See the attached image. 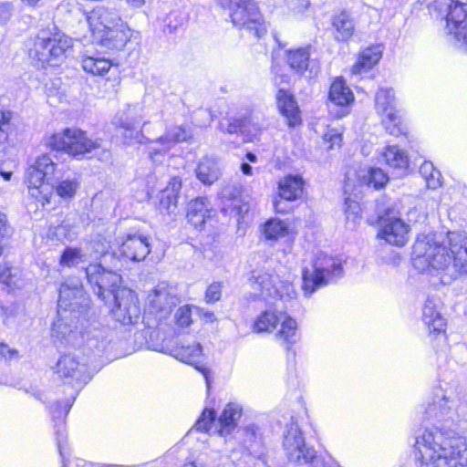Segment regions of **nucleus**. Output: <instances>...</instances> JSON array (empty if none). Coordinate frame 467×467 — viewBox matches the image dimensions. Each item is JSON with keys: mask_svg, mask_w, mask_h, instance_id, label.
Listing matches in <instances>:
<instances>
[{"mask_svg": "<svg viewBox=\"0 0 467 467\" xmlns=\"http://www.w3.org/2000/svg\"><path fill=\"white\" fill-rule=\"evenodd\" d=\"M56 373L65 380V383L72 385L74 391L69 397L75 395V398L79 389L92 378L88 358H80L75 353L65 354L59 358L56 365Z\"/></svg>", "mask_w": 467, "mask_h": 467, "instance_id": "nucleus-15", "label": "nucleus"}, {"mask_svg": "<svg viewBox=\"0 0 467 467\" xmlns=\"http://www.w3.org/2000/svg\"><path fill=\"white\" fill-rule=\"evenodd\" d=\"M287 224L277 219H269L263 226V234L267 240L276 241L287 234Z\"/></svg>", "mask_w": 467, "mask_h": 467, "instance_id": "nucleus-42", "label": "nucleus"}, {"mask_svg": "<svg viewBox=\"0 0 467 467\" xmlns=\"http://www.w3.org/2000/svg\"><path fill=\"white\" fill-rule=\"evenodd\" d=\"M382 123L388 133L393 136L406 135L407 128L402 123L400 116L397 114V111H389L385 114L382 119Z\"/></svg>", "mask_w": 467, "mask_h": 467, "instance_id": "nucleus-45", "label": "nucleus"}, {"mask_svg": "<svg viewBox=\"0 0 467 467\" xmlns=\"http://www.w3.org/2000/svg\"><path fill=\"white\" fill-rule=\"evenodd\" d=\"M140 110L141 108L139 105H127V109L114 119L115 126L123 130L121 135L127 145L146 142V137L139 130L142 120Z\"/></svg>", "mask_w": 467, "mask_h": 467, "instance_id": "nucleus-18", "label": "nucleus"}, {"mask_svg": "<svg viewBox=\"0 0 467 467\" xmlns=\"http://www.w3.org/2000/svg\"><path fill=\"white\" fill-rule=\"evenodd\" d=\"M324 140L330 144L328 150H333L335 146L340 147L342 134L337 130H329L324 134Z\"/></svg>", "mask_w": 467, "mask_h": 467, "instance_id": "nucleus-53", "label": "nucleus"}, {"mask_svg": "<svg viewBox=\"0 0 467 467\" xmlns=\"http://www.w3.org/2000/svg\"><path fill=\"white\" fill-rule=\"evenodd\" d=\"M290 202L291 201L281 198V196L278 195V197L274 201V207L275 212L279 213H288L293 209V206L290 204Z\"/></svg>", "mask_w": 467, "mask_h": 467, "instance_id": "nucleus-56", "label": "nucleus"}, {"mask_svg": "<svg viewBox=\"0 0 467 467\" xmlns=\"http://www.w3.org/2000/svg\"><path fill=\"white\" fill-rule=\"evenodd\" d=\"M182 189V180L173 177L159 194V210L162 213L171 214L177 208L179 193Z\"/></svg>", "mask_w": 467, "mask_h": 467, "instance_id": "nucleus-27", "label": "nucleus"}, {"mask_svg": "<svg viewBox=\"0 0 467 467\" xmlns=\"http://www.w3.org/2000/svg\"><path fill=\"white\" fill-rule=\"evenodd\" d=\"M222 283L213 282L211 284L205 292V300L207 303H215L220 300L222 296Z\"/></svg>", "mask_w": 467, "mask_h": 467, "instance_id": "nucleus-51", "label": "nucleus"}, {"mask_svg": "<svg viewBox=\"0 0 467 467\" xmlns=\"http://www.w3.org/2000/svg\"><path fill=\"white\" fill-rule=\"evenodd\" d=\"M13 234L12 227L7 223L6 215L0 213V244Z\"/></svg>", "mask_w": 467, "mask_h": 467, "instance_id": "nucleus-55", "label": "nucleus"}, {"mask_svg": "<svg viewBox=\"0 0 467 467\" xmlns=\"http://www.w3.org/2000/svg\"><path fill=\"white\" fill-rule=\"evenodd\" d=\"M38 36L35 41L34 47L29 50L30 58L36 65L57 67L62 63L67 53L72 47V39L60 33L52 36Z\"/></svg>", "mask_w": 467, "mask_h": 467, "instance_id": "nucleus-9", "label": "nucleus"}, {"mask_svg": "<svg viewBox=\"0 0 467 467\" xmlns=\"http://www.w3.org/2000/svg\"><path fill=\"white\" fill-rule=\"evenodd\" d=\"M376 109L382 114L397 111L395 109V95L392 88H379L375 98Z\"/></svg>", "mask_w": 467, "mask_h": 467, "instance_id": "nucleus-41", "label": "nucleus"}, {"mask_svg": "<svg viewBox=\"0 0 467 467\" xmlns=\"http://www.w3.org/2000/svg\"><path fill=\"white\" fill-rule=\"evenodd\" d=\"M449 246L437 242L434 234L420 235L412 246L413 265L420 270L431 267L441 271V280L450 284L460 275H467V236L450 232Z\"/></svg>", "mask_w": 467, "mask_h": 467, "instance_id": "nucleus-1", "label": "nucleus"}, {"mask_svg": "<svg viewBox=\"0 0 467 467\" xmlns=\"http://www.w3.org/2000/svg\"><path fill=\"white\" fill-rule=\"evenodd\" d=\"M29 194L42 205L49 203L53 192L65 201L72 200L81 185L77 173L58 175L57 164L48 154L38 157L26 171Z\"/></svg>", "mask_w": 467, "mask_h": 467, "instance_id": "nucleus-2", "label": "nucleus"}, {"mask_svg": "<svg viewBox=\"0 0 467 467\" xmlns=\"http://www.w3.org/2000/svg\"><path fill=\"white\" fill-rule=\"evenodd\" d=\"M431 171H434V167L431 162H424L420 168V172L425 181L427 180V176H429Z\"/></svg>", "mask_w": 467, "mask_h": 467, "instance_id": "nucleus-60", "label": "nucleus"}, {"mask_svg": "<svg viewBox=\"0 0 467 467\" xmlns=\"http://www.w3.org/2000/svg\"><path fill=\"white\" fill-rule=\"evenodd\" d=\"M418 467H467V444L462 440H416Z\"/></svg>", "mask_w": 467, "mask_h": 467, "instance_id": "nucleus-4", "label": "nucleus"}, {"mask_svg": "<svg viewBox=\"0 0 467 467\" xmlns=\"http://www.w3.org/2000/svg\"><path fill=\"white\" fill-rule=\"evenodd\" d=\"M209 202L206 197H198L188 204L187 219L195 228L202 227L210 217Z\"/></svg>", "mask_w": 467, "mask_h": 467, "instance_id": "nucleus-32", "label": "nucleus"}, {"mask_svg": "<svg viewBox=\"0 0 467 467\" xmlns=\"http://www.w3.org/2000/svg\"><path fill=\"white\" fill-rule=\"evenodd\" d=\"M386 163L394 170L396 176H402L409 168L407 153L396 145L388 146L383 152Z\"/></svg>", "mask_w": 467, "mask_h": 467, "instance_id": "nucleus-35", "label": "nucleus"}, {"mask_svg": "<svg viewBox=\"0 0 467 467\" xmlns=\"http://www.w3.org/2000/svg\"><path fill=\"white\" fill-rule=\"evenodd\" d=\"M245 434L252 435L254 437L257 435H261V433L259 432V428L254 424L249 425L245 428Z\"/></svg>", "mask_w": 467, "mask_h": 467, "instance_id": "nucleus-61", "label": "nucleus"}, {"mask_svg": "<svg viewBox=\"0 0 467 467\" xmlns=\"http://www.w3.org/2000/svg\"><path fill=\"white\" fill-rule=\"evenodd\" d=\"M466 409L467 407L460 404L457 399L439 390L424 410L422 420L424 431L416 438H435L438 435L455 438L450 433H455L456 421H460V410L464 411Z\"/></svg>", "mask_w": 467, "mask_h": 467, "instance_id": "nucleus-3", "label": "nucleus"}, {"mask_svg": "<svg viewBox=\"0 0 467 467\" xmlns=\"http://www.w3.org/2000/svg\"><path fill=\"white\" fill-rule=\"evenodd\" d=\"M435 8L440 13H446L449 40L457 48L467 52V10L463 5L454 0H435Z\"/></svg>", "mask_w": 467, "mask_h": 467, "instance_id": "nucleus-12", "label": "nucleus"}, {"mask_svg": "<svg viewBox=\"0 0 467 467\" xmlns=\"http://www.w3.org/2000/svg\"><path fill=\"white\" fill-rule=\"evenodd\" d=\"M268 127L265 116L259 111H253L248 116L234 119L228 126L229 133H242L252 140Z\"/></svg>", "mask_w": 467, "mask_h": 467, "instance_id": "nucleus-24", "label": "nucleus"}, {"mask_svg": "<svg viewBox=\"0 0 467 467\" xmlns=\"http://www.w3.org/2000/svg\"><path fill=\"white\" fill-rule=\"evenodd\" d=\"M150 252L148 238L141 234H127L119 247L120 255L134 262L144 260Z\"/></svg>", "mask_w": 467, "mask_h": 467, "instance_id": "nucleus-26", "label": "nucleus"}, {"mask_svg": "<svg viewBox=\"0 0 467 467\" xmlns=\"http://www.w3.org/2000/svg\"><path fill=\"white\" fill-rule=\"evenodd\" d=\"M15 275L11 273L10 266H5L0 273V294H9L15 287L17 286Z\"/></svg>", "mask_w": 467, "mask_h": 467, "instance_id": "nucleus-48", "label": "nucleus"}, {"mask_svg": "<svg viewBox=\"0 0 467 467\" xmlns=\"http://www.w3.org/2000/svg\"><path fill=\"white\" fill-rule=\"evenodd\" d=\"M276 101L281 114L285 117L289 127L301 123L300 111L295 98L283 88L276 94Z\"/></svg>", "mask_w": 467, "mask_h": 467, "instance_id": "nucleus-28", "label": "nucleus"}, {"mask_svg": "<svg viewBox=\"0 0 467 467\" xmlns=\"http://www.w3.org/2000/svg\"><path fill=\"white\" fill-rule=\"evenodd\" d=\"M241 170L244 174L251 175L252 174V166L246 162L242 163Z\"/></svg>", "mask_w": 467, "mask_h": 467, "instance_id": "nucleus-63", "label": "nucleus"}, {"mask_svg": "<svg viewBox=\"0 0 467 467\" xmlns=\"http://www.w3.org/2000/svg\"><path fill=\"white\" fill-rule=\"evenodd\" d=\"M242 414V406L235 402H229L219 418L214 410L205 409L195 423L194 430L210 435L228 436L236 429Z\"/></svg>", "mask_w": 467, "mask_h": 467, "instance_id": "nucleus-10", "label": "nucleus"}, {"mask_svg": "<svg viewBox=\"0 0 467 467\" xmlns=\"http://www.w3.org/2000/svg\"><path fill=\"white\" fill-rule=\"evenodd\" d=\"M81 63L82 67L86 72L98 76H103L111 67V63L109 59L100 57L97 53L84 54L82 56Z\"/></svg>", "mask_w": 467, "mask_h": 467, "instance_id": "nucleus-37", "label": "nucleus"}, {"mask_svg": "<svg viewBox=\"0 0 467 467\" xmlns=\"http://www.w3.org/2000/svg\"><path fill=\"white\" fill-rule=\"evenodd\" d=\"M382 53L383 47L381 45L371 46L363 49L358 61L352 67L353 74L358 75L370 69L380 60Z\"/></svg>", "mask_w": 467, "mask_h": 467, "instance_id": "nucleus-33", "label": "nucleus"}, {"mask_svg": "<svg viewBox=\"0 0 467 467\" xmlns=\"http://www.w3.org/2000/svg\"><path fill=\"white\" fill-rule=\"evenodd\" d=\"M272 423L273 435H281L282 438L296 439L303 434L290 413L274 416L272 418Z\"/></svg>", "mask_w": 467, "mask_h": 467, "instance_id": "nucleus-31", "label": "nucleus"}, {"mask_svg": "<svg viewBox=\"0 0 467 467\" xmlns=\"http://www.w3.org/2000/svg\"><path fill=\"white\" fill-rule=\"evenodd\" d=\"M186 21V17L182 12L171 11L164 19L165 26L170 33L175 32Z\"/></svg>", "mask_w": 467, "mask_h": 467, "instance_id": "nucleus-49", "label": "nucleus"}, {"mask_svg": "<svg viewBox=\"0 0 467 467\" xmlns=\"http://www.w3.org/2000/svg\"><path fill=\"white\" fill-rule=\"evenodd\" d=\"M332 26L335 28V39L339 42L348 41L355 32V23L350 14L343 10L333 16Z\"/></svg>", "mask_w": 467, "mask_h": 467, "instance_id": "nucleus-34", "label": "nucleus"}, {"mask_svg": "<svg viewBox=\"0 0 467 467\" xmlns=\"http://www.w3.org/2000/svg\"><path fill=\"white\" fill-rule=\"evenodd\" d=\"M192 136V130L187 126L181 125L169 129L164 135L158 139V141L162 144L167 143L169 148L171 144L186 141Z\"/></svg>", "mask_w": 467, "mask_h": 467, "instance_id": "nucleus-40", "label": "nucleus"}, {"mask_svg": "<svg viewBox=\"0 0 467 467\" xmlns=\"http://www.w3.org/2000/svg\"><path fill=\"white\" fill-rule=\"evenodd\" d=\"M171 356L176 359L193 366L200 371L204 379L207 389L211 387V370L201 364L199 358L202 356V347L200 343L192 341L191 343L182 342L171 349Z\"/></svg>", "mask_w": 467, "mask_h": 467, "instance_id": "nucleus-19", "label": "nucleus"}, {"mask_svg": "<svg viewBox=\"0 0 467 467\" xmlns=\"http://www.w3.org/2000/svg\"><path fill=\"white\" fill-rule=\"evenodd\" d=\"M196 177L204 185L213 184L222 175L219 160L213 156L202 157L197 164Z\"/></svg>", "mask_w": 467, "mask_h": 467, "instance_id": "nucleus-30", "label": "nucleus"}, {"mask_svg": "<svg viewBox=\"0 0 467 467\" xmlns=\"http://www.w3.org/2000/svg\"><path fill=\"white\" fill-rule=\"evenodd\" d=\"M329 102L339 109L335 113L337 118L348 114V106L354 101V95L342 78H336L328 92Z\"/></svg>", "mask_w": 467, "mask_h": 467, "instance_id": "nucleus-25", "label": "nucleus"}, {"mask_svg": "<svg viewBox=\"0 0 467 467\" xmlns=\"http://www.w3.org/2000/svg\"><path fill=\"white\" fill-rule=\"evenodd\" d=\"M175 320L182 327L190 326L192 323L191 308L188 306L179 307L175 313Z\"/></svg>", "mask_w": 467, "mask_h": 467, "instance_id": "nucleus-50", "label": "nucleus"}, {"mask_svg": "<svg viewBox=\"0 0 467 467\" xmlns=\"http://www.w3.org/2000/svg\"><path fill=\"white\" fill-rule=\"evenodd\" d=\"M303 193V181L297 176H286L279 182L278 195L294 202Z\"/></svg>", "mask_w": 467, "mask_h": 467, "instance_id": "nucleus-36", "label": "nucleus"}, {"mask_svg": "<svg viewBox=\"0 0 467 467\" xmlns=\"http://www.w3.org/2000/svg\"><path fill=\"white\" fill-rule=\"evenodd\" d=\"M148 299L149 311L159 319L166 318L178 303V298L165 284L158 285L153 292L149 295Z\"/></svg>", "mask_w": 467, "mask_h": 467, "instance_id": "nucleus-20", "label": "nucleus"}, {"mask_svg": "<svg viewBox=\"0 0 467 467\" xmlns=\"http://www.w3.org/2000/svg\"><path fill=\"white\" fill-rule=\"evenodd\" d=\"M378 221L380 227L379 237L396 246H403L407 244L409 226L395 215L394 209H387L383 214L379 215Z\"/></svg>", "mask_w": 467, "mask_h": 467, "instance_id": "nucleus-17", "label": "nucleus"}, {"mask_svg": "<svg viewBox=\"0 0 467 467\" xmlns=\"http://www.w3.org/2000/svg\"><path fill=\"white\" fill-rule=\"evenodd\" d=\"M47 146L56 151H64L76 159L97 156L108 161L109 151L103 146L101 139L91 140L85 131L78 129H66L62 133L49 137Z\"/></svg>", "mask_w": 467, "mask_h": 467, "instance_id": "nucleus-5", "label": "nucleus"}, {"mask_svg": "<svg viewBox=\"0 0 467 467\" xmlns=\"http://www.w3.org/2000/svg\"><path fill=\"white\" fill-rule=\"evenodd\" d=\"M250 282L254 285V289L261 292V295L265 293L271 295V290L274 288V280L270 274L263 270H254L252 272Z\"/></svg>", "mask_w": 467, "mask_h": 467, "instance_id": "nucleus-44", "label": "nucleus"}, {"mask_svg": "<svg viewBox=\"0 0 467 467\" xmlns=\"http://www.w3.org/2000/svg\"><path fill=\"white\" fill-rule=\"evenodd\" d=\"M14 6L8 2H0V24H6L12 17Z\"/></svg>", "mask_w": 467, "mask_h": 467, "instance_id": "nucleus-54", "label": "nucleus"}, {"mask_svg": "<svg viewBox=\"0 0 467 467\" xmlns=\"http://www.w3.org/2000/svg\"><path fill=\"white\" fill-rule=\"evenodd\" d=\"M362 180L368 186L380 189L386 185L389 177L381 169L370 168L367 173L362 176Z\"/></svg>", "mask_w": 467, "mask_h": 467, "instance_id": "nucleus-47", "label": "nucleus"}, {"mask_svg": "<svg viewBox=\"0 0 467 467\" xmlns=\"http://www.w3.org/2000/svg\"><path fill=\"white\" fill-rule=\"evenodd\" d=\"M89 262L88 252L82 248L67 246L61 254L59 263L62 266L78 267L80 264Z\"/></svg>", "mask_w": 467, "mask_h": 467, "instance_id": "nucleus-39", "label": "nucleus"}, {"mask_svg": "<svg viewBox=\"0 0 467 467\" xmlns=\"http://www.w3.org/2000/svg\"><path fill=\"white\" fill-rule=\"evenodd\" d=\"M343 275L339 261L320 254L314 262L313 271L305 268L302 273V288L306 296L312 295L319 287L335 282Z\"/></svg>", "mask_w": 467, "mask_h": 467, "instance_id": "nucleus-11", "label": "nucleus"}, {"mask_svg": "<svg viewBox=\"0 0 467 467\" xmlns=\"http://www.w3.org/2000/svg\"><path fill=\"white\" fill-rule=\"evenodd\" d=\"M441 172L434 169V171H431L429 176H427L426 183L428 188L430 189H437L441 185Z\"/></svg>", "mask_w": 467, "mask_h": 467, "instance_id": "nucleus-58", "label": "nucleus"}, {"mask_svg": "<svg viewBox=\"0 0 467 467\" xmlns=\"http://www.w3.org/2000/svg\"><path fill=\"white\" fill-rule=\"evenodd\" d=\"M246 159L251 161V162H255L256 160H257V157L254 153L253 152H247L246 153Z\"/></svg>", "mask_w": 467, "mask_h": 467, "instance_id": "nucleus-64", "label": "nucleus"}, {"mask_svg": "<svg viewBox=\"0 0 467 467\" xmlns=\"http://www.w3.org/2000/svg\"><path fill=\"white\" fill-rule=\"evenodd\" d=\"M0 356L5 360L18 359L19 353L17 349L10 348L5 343H0Z\"/></svg>", "mask_w": 467, "mask_h": 467, "instance_id": "nucleus-57", "label": "nucleus"}, {"mask_svg": "<svg viewBox=\"0 0 467 467\" xmlns=\"http://www.w3.org/2000/svg\"><path fill=\"white\" fill-rule=\"evenodd\" d=\"M126 2L131 7L138 8L144 4L145 0H126Z\"/></svg>", "mask_w": 467, "mask_h": 467, "instance_id": "nucleus-62", "label": "nucleus"}, {"mask_svg": "<svg viewBox=\"0 0 467 467\" xmlns=\"http://www.w3.org/2000/svg\"><path fill=\"white\" fill-rule=\"evenodd\" d=\"M87 280L93 288L98 298L104 302L109 297V292H116L120 286L121 276L118 274L120 268L109 267L102 263H89L82 265Z\"/></svg>", "mask_w": 467, "mask_h": 467, "instance_id": "nucleus-14", "label": "nucleus"}, {"mask_svg": "<svg viewBox=\"0 0 467 467\" xmlns=\"http://www.w3.org/2000/svg\"><path fill=\"white\" fill-rule=\"evenodd\" d=\"M94 40L109 50H122L131 37V31L127 24H119L105 31H97L92 35Z\"/></svg>", "mask_w": 467, "mask_h": 467, "instance_id": "nucleus-23", "label": "nucleus"}, {"mask_svg": "<svg viewBox=\"0 0 467 467\" xmlns=\"http://www.w3.org/2000/svg\"><path fill=\"white\" fill-rule=\"evenodd\" d=\"M308 62L309 51L306 48L289 50L287 53L288 65L298 73H302L307 68Z\"/></svg>", "mask_w": 467, "mask_h": 467, "instance_id": "nucleus-43", "label": "nucleus"}, {"mask_svg": "<svg viewBox=\"0 0 467 467\" xmlns=\"http://www.w3.org/2000/svg\"><path fill=\"white\" fill-rule=\"evenodd\" d=\"M218 5L229 11L234 26L246 29L257 38L266 33V26L258 5L254 0H218Z\"/></svg>", "mask_w": 467, "mask_h": 467, "instance_id": "nucleus-8", "label": "nucleus"}, {"mask_svg": "<svg viewBox=\"0 0 467 467\" xmlns=\"http://www.w3.org/2000/svg\"><path fill=\"white\" fill-rule=\"evenodd\" d=\"M75 401V395L67 398L64 401L57 400L50 407V412L53 418H57L59 420L58 423L56 425V434L57 436L66 435L65 423L62 420V417L67 415L70 408L72 407Z\"/></svg>", "mask_w": 467, "mask_h": 467, "instance_id": "nucleus-38", "label": "nucleus"}, {"mask_svg": "<svg viewBox=\"0 0 467 467\" xmlns=\"http://www.w3.org/2000/svg\"><path fill=\"white\" fill-rule=\"evenodd\" d=\"M109 242L102 235L95 236L86 246L85 251L88 252V259L92 261L100 260L99 263L109 267L121 268V258L116 252H110Z\"/></svg>", "mask_w": 467, "mask_h": 467, "instance_id": "nucleus-22", "label": "nucleus"}, {"mask_svg": "<svg viewBox=\"0 0 467 467\" xmlns=\"http://www.w3.org/2000/svg\"><path fill=\"white\" fill-rule=\"evenodd\" d=\"M103 303L122 324L136 323L140 317V308L137 296L130 288L119 287L114 293L109 292V297Z\"/></svg>", "mask_w": 467, "mask_h": 467, "instance_id": "nucleus-16", "label": "nucleus"}, {"mask_svg": "<svg viewBox=\"0 0 467 467\" xmlns=\"http://www.w3.org/2000/svg\"><path fill=\"white\" fill-rule=\"evenodd\" d=\"M280 320H282L281 328L275 337L289 351L298 339L297 324L291 317L283 313L277 315L275 312L266 310L256 318L254 329L259 333L272 331Z\"/></svg>", "mask_w": 467, "mask_h": 467, "instance_id": "nucleus-13", "label": "nucleus"}, {"mask_svg": "<svg viewBox=\"0 0 467 467\" xmlns=\"http://www.w3.org/2000/svg\"><path fill=\"white\" fill-rule=\"evenodd\" d=\"M90 311V298L85 292L81 280L78 277L66 279L59 288L57 315L64 317L73 316L77 320L88 321Z\"/></svg>", "mask_w": 467, "mask_h": 467, "instance_id": "nucleus-7", "label": "nucleus"}, {"mask_svg": "<svg viewBox=\"0 0 467 467\" xmlns=\"http://www.w3.org/2000/svg\"><path fill=\"white\" fill-rule=\"evenodd\" d=\"M439 300L428 297L422 308V321L430 333H441L445 331V320L438 310Z\"/></svg>", "mask_w": 467, "mask_h": 467, "instance_id": "nucleus-29", "label": "nucleus"}, {"mask_svg": "<svg viewBox=\"0 0 467 467\" xmlns=\"http://www.w3.org/2000/svg\"><path fill=\"white\" fill-rule=\"evenodd\" d=\"M85 320H77L73 316L70 317H59L57 315V321L54 322L51 336L53 338L61 342L72 343L78 328H85L79 331L82 339L85 341L84 350L88 351V356L92 354L94 357L99 356L107 348L109 340L107 337V330L99 327H94L93 330H88L84 327ZM86 322H88L86 320Z\"/></svg>", "mask_w": 467, "mask_h": 467, "instance_id": "nucleus-6", "label": "nucleus"}, {"mask_svg": "<svg viewBox=\"0 0 467 467\" xmlns=\"http://www.w3.org/2000/svg\"><path fill=\"white\" fill-rule=\"evenodd\" d=\"M47 235L50 240L60 242L72 241L76 237V234L72 231L70 224L66 223L49 226Z\"/></svg>", "mask_w": 467, "mask_h": 467, "instance_id": "nucleus-46", "label": "nucleus"}, {"mask_svg": "<svg viewBox=\"0 0 467 467\" xmlns=\"http://www.w3.org/2000/svg\"><path fill=\"white\" fill-rule=\"evenodd\" d=\"M239 195V192L236 187L233 185H227L223 188L220 192V196L222 199L233 200L234 201L236 197Z\"/></svg>", "mask_w": 467, "mask_h": 467, "instance_id": "nucleus-59", "label": "nucleus"}, {"mask_svg": "<svg viewBox=\"0 0 467 467\" xmlns=\"http://www.w3.org/2000/svg\"><path fill=\"white\" fill-rule=\"evenodd\" d=\"M10 120L11 112L0 109V143L7 139Z\"/></svg>", "mask_w": 467, "mask_h": 467, "instance_id": "nucleus-52", "label": "nucleus"}, {"mask_svg": "<svg viewBox=\"0 0 467 467\" xmlns=\"http://www.w3.org/2000/svg\"><path fill=\"white\" fill-rule=\"evenodd\" d=\"M87 21L92 35L97 31L110 29L119 24H126L114 7L99 5L87 15Z\"/></svg>", "mask_w": 467, "mask_h": 467, "instance_id": "nucleus-21", "label": "nucleus"}]
</instances>
